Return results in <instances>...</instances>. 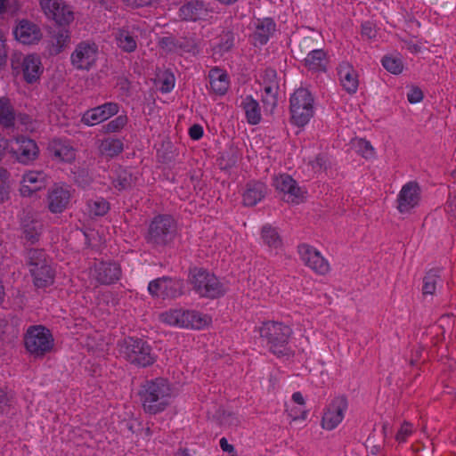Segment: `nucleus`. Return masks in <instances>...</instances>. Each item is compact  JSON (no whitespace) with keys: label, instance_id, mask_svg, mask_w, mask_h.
<instances>
[{"label":"nucleus","instance_id":"f257e3e1","mask_svg":"<svg viewBox=\"0 0 456 456\" xmlns=\"http://www.w3.org/2000/svg\"><path fill=\"white\" fill-rule=\"evenodd\" d=\"M143 410L150 414H157L165 411L169 404L172 388L165 379L147 381L140 392Z\"/></svg>","mask_w":456,"mask_h":456},{"label":"nucleus","instance_id":"c03bdc74","mask_svg":"<svg viewBox=\"0 0 456 456\" xmlns=\"http://www.w3.org/2000/svg\"><path fill=\"white\" fill-rule=\"evenodd\" d=\"M440 281V276L434 272H429L424 277L423 293L426 295H434L436 285Z\"/></svg>","mask_w":456,"mask_h":456},{"label":"nucleus","instance_id":"680f3d73","mask_svg":"<svg viewBox=\"0 0 456 456\" xmlns=\"http://www.w3.org/2000/svg\"><path fill=\"white\" fill-rule=\"evenodd\" d=\"M220 447L224 452H229V453H234L235 449L232 444H230L226 438L223 437L220 439Z\"/></svg>","mask_w":456,"mask_h":456},{"label":"nucleus","instance_id":"79ce46f5","mask_svg":"<svg viewBox=\"0 0 456 456\" xmlns=\"http://www.w3.org/2000/svg\"><path fill=\"white\" fill-rule=\"evenodd\" d=\"M383 67L392 74H400L403 69L401 58L395 56H385L382 59Z\"/></svg>","mask_w":456,"mask_h":456},{"label":"nucleus","instance_id":"f704fd0d","mask_svg":"<svg viewBox=\"0 0 456 456\" xmlns=\"http://www.w3.org/2000/svg\"><path fill=\"white\" fill-rule=\"evenodd\" d=\"M15 113L10 100L5 97L0 98V125L4 127L14 126Z\"/></svg>","mask_w":456,"mask_h":456},{"label":"nucleus","instance_id":"cd10ccee","mask_svg":"<svg viewBox=\"0 0 456 456\" xmlns=\"http://www.w3.org/2000/svg\"><path fill=\"white\" fill-rule=\"evenodd\" d=\"M35 286L37 288H45L53 283L54 270L53 269L50 262L38 267H34L29 271Z\"/></svg>","mask_w":456,"mask_h":456},{"label":"nucleus","instance_id":"bb28decb","mask_svg":"<svg viewBox=\"0 0 456 456\" xmlns=\"http://www.w3.org/2000/svg\"><path fill=\"white\" fill-rule=\"evenodd\" d=\"M210 88L216 94L224 95L226 94L229 86V77L226 71L215 68L208 74Z\"/></svg>","mask_w":456,"mask_h":456},{"label":"nucleus","instance_id":"9b49d317","mask_svg":"<svg viewBox=\"0 0 456 456\" xmlns=\"http://www.w3.org/2000/svg\"><path fill=\"white\" fill-rule=\"evenodd\" d=\"M9 153L20 163L28 164L37 159L39 149L36 142L23 135L9 140Z\"/></svg>","mask_w":456,"mask_h":456},{"label":"nucleus","instance_id":"5fc2aeb1","mask_svg":"<svg viewBox=\"0 0 456 456\" xmlns=\"http://www.w3.org/2000/svg\"><path fill=\"white\" fill-rule=\"evenodd\" d=\"M407 99L411 103H418L422 101L423 93L418 87H411L407 94Z\"/></svg>","mask_w":456,"mask_h":456},{"label":"nucleus","instance_id":"58836bf2","mask_svg":"<svg viewBox=\"0 0 456 456\" xmlns=\"http://www.w3.org/2000/svg\"><path fill=\"white\" fill-rule=\"evenodd\" d=\"M175 48L181 54L189 53L195 56L200 53V42L195 38H182L177 40Z\"/></svg>","mask_w":456,"mask_h":456},{"label":"nucleus","instance_id":"0eeeda50","mask_svg":"<svg viewBox=\"0 0 456 456\" xmlns=\"http://www.w3.org/2000/svg\"><path fill=\"white\" fill-rule=\"evenodd\" d=\"M291 335V329L280 322H268L260 328L261 338L266 339L270 350L277 355L286 354L287 344Z\"/></svg>","mask_w":456,"mask_h":456},{"label":"nucleus","instance_id":"8fccbe9b","mask_svg":"<svg viewBox=\"0 0 456 456\" xmlns=\"http://www.w3.org/2000/svg\"><path fill=\"white\" fill-rule=\"evenodd\" d=\"M402 42L403 43V46L411 53H418L422 48V42L417 40L415 37H405L402 38Z\"/></svg>","mask_w":456,"mask_h":456},{"label":"nucleus","instance_id":"ddd939ff","mask_svg":"<svg viewBox=\"0 0 456 456\" xmlns=\"http://www.w3.org/2000/svg\"><path fill=\"white\" fill-rule=\"evenodd\" d=\"M148 291L154 297L173 299L183 293V282L168 277L158 278L149 283Z\"/></svg>","mask_w":456,"mask_h":456},{"label":"nucleus","instance_id":"dca6fc26","mask_svg":"<svg viewBox=\"0 0 456 456\" xmlns=\"http://www.w3.org/2000/svg\"><path fill=\"white\" fill-rule=\"evenodd\" d=\"M298 254L303 263L320 275H325L330 271V264L320 251L308 244L298 246Z\"/></svg>","mask_w":456,"mask_h":456},{"label":"nucleus","instance_id":"bf43d9fd","mask_svg":"<svg viewBox=\"0 0 456 456\" xmlns=\"http://www.w3.org/2000/svg\"><path fill=\"white\" fill-rule=\"evenodd\" d=\"M362 35L369 39L375 37L374 28L370 22L362 25Z\"/></svg>","mask_w":456,"mask_h":456},{"label":"nucleus","instance_id":"052dcab7","mask_svg":"<svg viewBox=\"0 0 456 456\" xmlns=\"http://www.w3.org/2000/svg\"><path fill=\"white\" fill-rule=\"evenodd\" d=\"M289 412V415L291 417L292 420H297V419H305L306 418V411L304 410H287Z\"/></svg>","mask_w":456,"mask_h":456},{"label":"nucleus","instance_id":"2f4dec72","mask_svg":"<svg viewBox=\"0 0 456 456\" xmlns=\"http://www.w3.org/2000/svg\"><path fill=\"white\" fill-rule=\"evenodd\" d=\"M263 243L271 250H278L282 247V240L277 230L270 224H265L261 230Z\"/></svg>","mask_w":456,"mask_h":456},{"label":"nucleus","instance_id":"a18cd8bd","mask_svg":"<svg viewBox=\"0 0 456 456\" xmlns=\"http://www.w3.org/2000/svg\"><path fill=\"white\" fill-rule=\"evenodd\" d=\"M279 88L273 86L264 87L263 102L271 109L277 104V94Z\"/></svg>","mask_w":456,"mask_h":456},{"label":"nucleus","instance_id":"5701e85b","mask_svg":"<svg viewBox=\"0 0 456 456\" xmlns=\"http://www.w3.org/2000/svg\"><path fill=\"white\" fill-rule=\"evenodd\" d=\"M20 183V193L23 196H29L45 187L46 175L42 171H28L23 175Z\"/></svg>","mask_w":456,"mask_h":456},{"label":"nucleus","instance_id":"4c0bfd02","mask_svg":"<svg viewBox=\"0 0 456 456\" xmlns=\"http://www.w3.org/2000/svg\"><path fill=\"white\" fill-rule=\"evenodd\" d=\"M110 209L109 202L103 198L90 200L87 202V211L90 216H102L108 213Z\"/></svg>","mask_w":456,"mask_h":456},{"label":"nucleus","instance_id":"09e8293b","mask_svg":"<svg viewBox=\"0 0 456 456\" xmlns=\"http://www.w3.org/2000/svg\"><path fill=\"white\" fill-rule=\"evenodd\" d=\"M263 87L273 86L280 88L277 73L273 69H266L261 76Z\"/></svg>","mask_w":456,"mask_h":456},{"label":"nucleus","instance_id":"3c124183","mask_svg":"<svg viewBox=\"0 0 456 456\" xmlns=\"http://www.w3.org/2000/svg\"><path fill=\"white\" fill-rule=\"evenodd\" d=\"M412 425L409 422H403L395 436V439L398 442L403 443L412 434Z\"/></svg>","mask_w":456,"mask_h":456},{"label":"nucleus","instance_id":"39448f33","mask_svg":"<svg viewBox=\"0 0 456 456\" xmlns=\"http://www.w3.org/2000/svg\"><path fill=\"white\" fill-rule=\"evenodd\" d=\"M190 282L200 297L216 298L225 293V288L217 277L203 269L191 270Z\"/></svg>","mask_w":456,"mask_h":456},{"label":"nucleus","instance_id":"864d4df0","mask_svg":"<svg viewBox=\"0 0 456 456\" xmlns=\"http://www.w3.org/2000/svg\"><path fill=\"white\" fill-rule=\"evenodd\" d=\"M310 164L314 171H322L327 169L329 159L325 155L320 154Z\"/></svg>","mask_w":456,"mask_h":456},{"label":"nucleus","instance_id":"f8f14e48","mask_svg":"<svg viewBox=\"0 0 456 456\" xmlns=\"http://www.w3.org/2000/svg\"><path fill=\"white\" fill-rule=\"evenodd\" d=\"M98 53L99 50L95 43L80 42L70 55L71 64L77 69L89 70L95 64Z\"/></svg>","mask_w":456,"mask_h":456},{"label":"nucleus","instance_id":"13d9d810","mask_svg":"<svg viewBox=\"0 0 456 456\" xmlns=\"http://www.w3.org/2000/svg\"><path fill=\"white\" fill-rule=\"evenodd\" d=\"M189 134H190L191 138L193 139V140L200 139L202 137V135H203V128H202V126H200V125H193L189 129Z\"/></svg>","mask_w":456,"mask_h":456},{"label":"nucleus","instance_id":"6e6d98bb","mask_svg":"<svg viewBox=\"0 0 456 456\" xmlns=\"http://www.w3.org/2000/svg\"><path fill=\"white\" fill-rule=\"evenodd\" d=\"M124 2L127 6L139 8L154 4L158 3L159 0H124Z\"/></svg>","mask_w":456,"mask_h":456},{"label":"nucleus","instance_id":"4468645a","mask_svg":"<svg viewBox=\"0 0 456 456\" xmlns=\"http://www.w3.org/2000/svg\"><path fill=\"white\" fill-rule=\"evenodd\" d=\"M347 407V399L344 395L335 397L323 411L322 428L329 431L335 429L342 422Z\"/></svg>","mask_w":456,"mask_h":456},{"label":"nucleus","instance_id":"473e14b6","mask_svg":"<svg viewBox=\"0 0 456 456\" xmlns=\"http://www.w3.org/2000/svg\"><path fill=\"white\" fill-rule=\"evenodd\" d=\"M242 108L245 112L247 121L250 125H256L261 120V109L259 103L252 98L247 96L241 102Z\"/></svg>","mask_w":456,"mask_h":456},{"label":"nucleus","instance_id":"a19ab883","mask_svg":"<svg viewBox=\"0 0 456 456\" xmlns=\"http://www.w3.org/2000/svg\"><path fill=\"white\" fill-rule=\"evenodd\" d=\"M134 183V177L126 169H120L113 181L116 189L121 191L129 188Z\"/></svg>","mask_w":456,"mask_h":456},{"label":"nucleus","instance_id":"a878e982","mask_svg":"<svg viewBox=\"0 0 456 456\" xmlns=\"http://www.w3.org/2000/svg\"><path fill=\"white\" fill-rule=\"evenodd\" d=\"M275 31V23L271 19L257 20L255 22V31L251 36L255 45H265Z\"/></svg>","mask_w":456,"mask_h":456},{"label":"nucleus","instance_id":"de8ad7c7","mask_svg":"<svg viewBox=\"0 0 456 456\" xmlns=\"http://www.w3.org/2000/svg\"><path fill=\"white\" fill-rule=\"evenodd\" d=\"M357 152L365 159H371L375 155V151L370 142L365 139H359L356 142Z\"/></svg>","mask_w":456,"mask_h":456},{"label":"nucleus","instance_id":"aec40b11","mask_svg":"<svg viewBox=\"0 0 456 456\" xmlns=\"http://www.w3.org/2000/svg\"><path fill=\"white\" fill-rule=\"evenodd\" d=\"M209 14L207 4L201 0H190L179 8L178 15L185 21L205 20Z\"/></svg>","mask_w":456,"mask_h":456},{"label":"nucleus","instance_id":"ea45409f","mask_svg":"<svg viewBox=\"0 0 456 456\" xmlns=\"http://www.w3.org/2000/svg\"><path fill=\"white\" fill-rule=\"evenodd\" d=\"M49 262L50 261L46 257L45 251L42 249L31 248L27 252V264L29 271H31L35 266L38 267L39 265H43Z\"/></svg>","mask_w":456,"mask_h":456},{"label":"nucleus","instance_id":"37998d69","mask_svg":"<svg viewBox=\"0 0 456 456\" xmlns=\"http://www.w3.org/2000/svg\"><path fill=\"white\" fill-rule=\"evenodd\" d=\"M157 82L161 92L168 93L175 86V77L171 72L165 70L158 75Z\"/></svg>","mask_w":456,"mask_h":456},{"label":"nucleus","instance_id":"338daca9","mask_svg":"<svg viewBox=\"0 0 456 456\" xmlns=\"http://www.w3.org/2000/svg\"><path fill=\"white\" fill-rule=\"evenodd\" d=\"M9 179V173L8 171L0 167V183H7V181Z\"/></svg>","mask_w":456,"mask_h":456},{"label":"nucleus","instance_id":"4be33fe9","mask_svg":"<svg viewBox=\"0 0 456 456\" xmlns=\"http://www.w3.org/2000/svg\"><path fill=\"white\" fill-rule=\"evenodd\" d=\"M15 38L22 44L31 45L38 42L42 33L37 25L27 20L19 22L14 29Z\"/></svg>","mask_w":456,"mask_h":456},{"label":"nucleus","instance_id":"e2e57ef3","mask_svg":"<svg viewBox=\"0 0 456 456\" xmlns=\"http://www.w3.org/2000/svg\"><path fill=\"white\" fill-rule=\"evenodd\" d=\"M9 198V186L7 183H0V202H4Z\"/></svg>","mask_w":456,"mask_h":456},{"label":"nucleus","instance_id":"774afa93","mask_svg":"<svg viewBox=\"0 0 456 456\" xmlns=\"http://www.w3.org/2000/svg\"><path fill=\"white\" fill-rule=\"evenodd\" d=\"M6 11V0H0V14Z\"/></svg>","mask_w":456,"mask_h":456},{"label":"nucleus","instance_id":"20e7f679","mask_svg":"<svg viewBox=\"0 0 456 456\" xmlns=\"http://www.w3.org/2000/svg\"><path fill=\"white\" fill-rule=\"evenodd\" d=\"M26 350L34 357H43L50 353L54 346L51 331L42 325L30 326L24 335Z\"/></svg>","mask_w":456,"mask_h":456},{"label":"nucleus","instance_id":"49530a36","mask_svg":"<svg viewBox=\"0 0 456 456\" xmlns=\"http://www.w3.org/2000/svg\"><path fill=\"white\" fill-rule=\"evenodd\" d=\"M127 122L126 116H118L102 126L104 133H116L122 129Z\"/></svg>","mask_w":456,"mask_h":456},{"label":"nucleus","instance_id":"c756f323","mask_svg":"<svg viewBox=\"0 0 456 456\" xmlns=\"http://www.w3.org/2000/svg\"><path fill=\"white\" fill-rule=\"evenodd\" d=\"M266 194V186L263 183H250L243 194V202L246 206H255L261 201Z\"/></svg>","mask_w":456,"mask_h":456},{"label":"nucleus","instance_id":"0e129e2a","mask_svg":"<svg viewBox=\"0 0 456 456\" xmlns=\"http://www.w3.org/2000/svg\"><path fill=\"white\" fill-rule=\"evenodd\" d=\"M292 400L300 406L305 405V399L300 392H296L292 395Z\"/></svg>","mask_w":456,"mask_h":456},{"label":"nucleus","instance_id":"b1692460","mask_svg":"<svg viewBox=\"0 0 456 456\" xmlns=\"http://www.w3.org/2000/svg\"><path fill=\"white\" fill-rule=\"evenodd\" d=\"M338 74L343 88L349 94H354L359 86L358 74L354 67L343 61L338 68Z\"/></svg>","mask_w":456,"mask_h":456},{"label":"nucleus","instance_id":"72a5a7b5","mask_svg":"<svg viewBox=\"0 0 456 456\" xmlns=\"http://www.w3.org/2000/svg\"><path fill=\"white\" fill-rule=\"evenodd\" d=\"M115 38L118 46L126 53H133L137 48L135 37L125 28L118 29Z\"/></svg>","mask_w":456,"mask_h":456},{"label":"nucleus","instance_id":"c9c22d12","mask_svg":"<svg viewBox=\"0 0 456 456\" xmlns=\"http://www.w3.org/2000/svg\"><path fill=\"white\" fill-rule=\"evenodd\" d=\"M100 153L107 158H113L123 151V142L119 139L107 138L99 145Z\"/></svg>","mask_w":456,"mask_h":456},{"label":"nucleus","instance_id":"9d476101","mask_svg":"<svg viewBox=\"0 0 456 456\" xmlns=\"http://www.w3.org/2000/svg\"><path fill=\"white\" fill-rule=\"evenodd\" d=\"M39 5L48 20L60 26H68L75 19L73 8L64 0H38Z\"/></svg>","mask_w":456,"mask_h":456},{"label":"nucleus","instance_id":"1a4fd4ad","mask_svg":"<svg viewBox=\"0 0 456 456\" xmlns=\"http://www.w3.org/2000/svg\"><path fill=\"white\" fill-rule=\"evenodd\" d=\"M273 185L281 195V198L290 204H300L305 199L306 191L298 186L288 174H281L273 177Z\"/></svg>","mask_w":456,"mask_h":456},{"label":"nucleus","instance_id":"6e6552de","mask_svg":"<svg viewBox=\"0 0 456 456\" xmlns=\"http://www.w3.org/2000/svg\"><path fill=\"white\" fill-rule=\"evenodd\" d=\"M176 230V223L172 216L159 215L149 225L147 241L155 246H165L174 240Z\"/></svg>","mask_w":456,"mask_h":456},{"label":"nucleus","instance_id":"7ed1b4c3","mask_svg":"<svg viewBox=\"0 0 456 456\" xmlns=\"http://www.w3.org/2000/svg\"><path fill=\"white\" fill-rule=\"evenodd\" d=\"M120 355L131 364L137 367H147L153 364L156 355L147 342L141 338H126L119 348Z\"/></svg>","mask_w":456,"mask_h":456},{"label":"nucleus","instance_id":"423d86ee","mask_svg":"<svg viewBox=\"0 0 456 456\" xmlns=\"http://www.w3.org/2000/svg\"><path fill=\"white\" fill-rule=\"evenodd\" d=\"M292 122L297 126H305L314 116V97L306 88H298L290 97Z\"/></svg>","mask_w":456,"mask_h":456},{"label":"nucleus","instance_id":"f3484780","mask_svg":"<svg viewBox=\"0 0 456 456\" xmlns=\"http://www.w3.org/2000/svg\"><path fill=\"white\" fill-rule=\"evenodd\" d=\"M12 67L13 69H17L20 67L24 80L28 84L37 82L44 71L41 59L37 54L24 56L21 61L13 60Z\"/></svg>","mask_w":456,"mask_h":456},{"label":"nucleus","instance_id":"393cba45","mask_svg":"<svg viewBox=\"0 0 456 456\" xmlns=\"http://www.w3.org/2000/svg\"><path fill=\"white\" fill-rule=\"evenodd\" d=\"M51 156L59 161L71 162L76 158L74 148L66 141L53 140L48 146Z\"/></svg>","mask_w":456,"mask_h":456},{"label":"nucleus","instance_id":"4d7b16f0","mask_svg":"<svg viewBox=\"0 0 456 456\" xmlns=\"http://www.w3.org/2000/svg\"><path fill=\"white\" fill-rule=\"evenodd\" d=\"M10 397L2 389H0V414H3L6 411L9 407Z\"/></svg>","mask_w":456,"mask_h":456},{"label":"nucleus","instance_id":"412c9836","mask_svg":"<svg viewBox=\"0 0 456 456\" xmlns=\"http://www.w3.org/2000/svg\"><path fill=\"white\" fill-rule=\"evenodd\" d=\"M92 275L102 284H111L119 280L121 276L120 266L116 263L100 262L95 264Z\"/></svg>","mask_w":456,"mask_h":456},{"label":"nucleus","instance_id":"e433bc0d","mask_svg":"<svg viewBox=\"0 0 456 456\" xmlns=\"http://www.w3.org/2000/svg\"><path fill=\"white\" fill-rule=\"evenodd\" d=\"M70 42V32L69 29L61 28L58 30L52 40L51 52L53 54H59L66 48Z\"/></svg>","mask_w":456,"mask_h":456},{"label":"nucleus","instance_id":"7c9ffc66","mask_svg":"<svg viewBox=\"0 0 456 456\" xmlns=\"http://www.w3.org/2000/svg\"><path fill=\"white\" fill-rule=\"evenodd\" d=\"M43 229L42 223L34 218H25L22 222V234L23 238L30 243H35L38 240Z\"/></svg>","mask_w":456,"mask_h":456},{"label":"nucleus","instance_id":"c85d7f7f","mask_svg":"<svg viewBox=\"0 0 456 456\" xmlns=\"http://www.w3.org/2000/svg\"><path fill=\"white\" fill-rule=\"evenodd\" d=\"M305 66L312 71H325L328 64L326 53L322 49L311 50L304 59Z\"/></svg>","mask_w":456,"mask_h":456},{"label":"nucleus","instance_id":"603ef678","mask_svg":"<svg viewBox=\"0 0 456 456\" xmlns=\"http://www.w3.org/2000/svg\"><path fill=\"white\" fill-rule=\"evenodd\" d=\"M8 47L5 35L0 30V69L6 64Z\"/></svg>","mask_w":456,"mask_h":456},{"label":"nucleus","instance_id":"6ab92c4d","mask_svg":"<svg viewBox=\"0 0 456 456\" xmlns=\"http://www.w3.org/2000/svg\"><path fill=\"white\" fill-rule=\"evenodd\" d=\"M118 112V105L114 102H107L86 111L82 117V122L87 126L100 124Z\"/></svg>","mask_w":456,"mask_h":456},{"label":"nucleus","instance_id":"f03ea898","mask_svg":"<svg viewBox=\"0 0 456 456\" xmlns=\"http://www.w3.org/2000/svg\"><path fill=\"white\" fill-rule=\"evenodd\" d=\"M163 323L179 328L200 330L212 322L211 316L195 310L183 308L169 309L159 314Z\"/></svg>","mask_w":456,"mask_h":456},{"label":"nucleus","instance_id":"2eb2a0df","mask_svg":"<svg viewBox=\"0 0 456 456\" xmlns=\"http://www.w3.org/2000/svg\"><path fill=\"white\" fill-rule=\"evenodd\" d=\"M421 200V189L417 182L406 183L399 191L396 208L401 214L410 213L419 206Z\"/></svg>","mask_w":456,"mask_h":456},{"label":"nucleus","instance_id":"69168bd1","mask_svg":"<svg viewBox=\"0 0 456 456\" xmlns=\"http://www.w3.org/2000/svg\"><path fill=\"white\" fill-rule=\"evenodd\" d=\"M18 120L26 126V130H29L30 127L28 125H30L31 123V119L27 115H20L18 117Z\"/></svg>","mask_w":456,"mask_h":456},{"label":"nucleus","instance_id":"a211bd4d","mask_svg":"<svg viewBox=\"0 0 456 456\" xmlns=\"http://www.w3.org/2000/svg\"><path fill=\"white\" fill-rule=\"evenodd\" d=\"M72 196L71 189L67 184H54L48 191L47 206L52 213L63 212L69 206Z\"/></svg>","mask_w":456,"mask_h":456}]
</instances>
